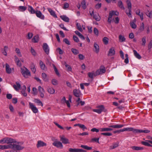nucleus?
I'll return each mask as SVG.
<instances>
[{
  "label": "nucleus",
  "instance_id": "obj_62",
  "mask_svg": "<svg viewBox=\"0 0 152 152\" xmlns=\"http://www.w3.org/2000/svg\"><path fill=\"white\" fill-rule=\"evenodd\" d=\"M31 53L33 55H34V56H36V52L35 51L34 49L32 47L31 48Z\"/></svg>",
  "mask_w": 152,
  "mask_h": 152
},
{
  "label": "nucleus",
  "instance_id": "obj_61",
  "mask_svg": "<svg viewBox=\"0 0 152 152\" xmlns=\"http://www.w3.org/2000/svg\"><path fill=\"white\" fill-rule=\"evenodd\" d=\"M54 124L59 128L61 129H64V128L56 122H54Z\"/></svg>",
  "mask_w": 152,
  "mask_h": 152
},
{
  "label": "nucleus",
  "instance_id": "obj_4",
  "mask_svg": "<svg viewBox=\"0 0 152 152\" xmlns=\"http://www.w3.org/2000/svg\"><path fill=\"white\" fill-rule=\"evenodd\" d=\"M24 69L20 68L21 72L23 76L25 78H27L28 76H31V73L28 69L24 67Z\"/></svg>",
  "mask_w": 152,
  "mask_h": 152
},
{
  "label": "nucleus",
  "instance_id": "obj_17",
  "mask_svg": "<svg viewBox=\"0 0 152 152\" xmlns=\"http://www.w3.org/2000/svg\"><path fill=\"white\" fill-rule=\"evenodd\" d=\"M60 17L63 21L65 22H69V18L65 15H61Z\"/></svg>",
  "mask_w": 152,
  "mask_h": 152
},
{
  "label": "nucleus",
  "instance_id": "obj_54",
  "mask_svg": "<svg viewBox=\"0 0 152 152\" xmlns=\"http://www.w3.org/2000/svg\"><path fill=\"white\" fill-rule=\"evenodd\" d=\"M94 32L95 35L98 36L99 34V31L96 28H94Z\"/></svg>",
  "mask_w": 152,
  "mask_h": 152
},
{
  "label": "nucleus",
  "instance_id": "obj_19",
  "mask_svg": "<svg viewBox=\"0 0 152 152\" xmlns=\"http://www.w3.org/2000/svg\"><path fill=\"white\" fill-rule=\"evenodd\" d=\"M28 10L31 14H35L36 11L32 7L28 5Z\"/></svg>",
  "mask_w": 152,
  "mask_h": 152
},
{
  "label": "nucleus",
  "instance_id": "obj_51",
  "mask_svg": "<svg viewBox=\"0 0 152 152\" xmlns=\"http://www.w3.org/2000/svg\"><path fill=\"white\" fill-rule=\"evenodd\" d=\"M94 76H96L97 75L102 74L101 72V71L99 69L97 70L95 72H94Z\"/></svg>",
  "mask_w": 152,
  "mask_h": 152
},
{
  "label": "nucleus",
  "instance_id": "obj_46",
  "mask_svg": "<svg viewBox=\"0 0 152 152\" xmlns=\"http://www.w3.org/2000/svg\"><path fill=\"white\" fill-rule=\"evenodd\" d=\"M112 17V15L111 13H109V16L108 18V22L109 23H110L111 22V19Z\"/></svg>",
  "mask_w": 152,
  "mask_h": 152
},
{
  "label": "nucleus",
  "instance_id": "obj_44",
  "mask_svg": "<svg viewBox=\"0 0 152 152\" xmlns=\"http://www.w3.org/2000/svg\"><path fill=\"white\" fill-rule=\"evenodd\" d=\"M52 83L53 85L56 86L58 84V81L56 79H53L52 80Z\"/></svg>",
  "mask_w": 152,
  "mask_h": 152
},
{
  "label": "nucleus",
  "instance_id": "obj_22",
  "mask_svg": "<svg viewBox=\"0 0 152 152\" xmlns=\"http://www.w3.org/2000/svg\"><path fill=\"white\" fill-rule=\"evenodd\" d=\"M124 126V125H110L109 126V127L110 128H121Z\"/></svg>",
  "mask_w": 152,
  "mask_h": 152
},
{
  "label": "nucleus",
  "instance_id": "obj_38",
  "mask_svg": "<svg viewBox=\"0 0 152 152\" xmlns=\"http://www.w3.org/2000/svg\"><path fill=\"white\" fill-rule=\"evenodd\" d=\"M145 14L149 18H152V11H151L150 12H149V11H148V12L145 13Z\"/></svg>",
  "mask_w": 152,
  "mask_h": 152
},
{
  "label": "nucleus",
  "instance_id": "obj_9",
  "mask_svg": "<svg viewBox=\"0 0 152 152\" xmlns=\"http://www.w3.org/2000/svg\"><path fill=\"white\" fill-rule=\"evenodd\" d=\"M99 109H94L93 110V111L98 113V114H100L104 109V107L103 105H101L99 106L98 107Z\"/></svg>",
  "mask_w": 152,
  "mask_h": 152
},
{
  "label": "nucleus",
  "instance_id": "obj_64",
  "mask_svg": "<svg viewBox=\"0 0 152 152\" xmlns=\"http://www.w3.org/2000/svg\"><path fill=\"white\" fill-rule=\"evenodd\" d=\"M69 7V4L67 3H65L64 4V6L63 8L64 9H66V8H68Z\"/></svg>",
  "mask_w": 152,
  "mask_h": 152
},
{
  "label": "nucleus",
  "instance_id": "obj_42",
  "mask_svg": "<svg viewBox=\"0 0 152 152\" xmlns=\"http://www.w3.org/2000/svg\"><path fill=\"white\" fill-rule=\"evenodd\" d=\"M141 143L142 145L146 146H148L149 147H152V145L149 144L148 142L145 141H142Z\"/></svg>",
  "mask_w": 152,
  "mask_h": 152
},
{
  "label": "nucleus",
  "instance_id": "obj_10",
  "mask_svg": "<svg viewBox=\"0 0 152 152\" xmlns=\"http://www.w3.org/2000/svg\"><path fill=\"white\" fill-rule=\"evenodd\" d=\"M73 92L74 95L77 97H80L82 94L80 91L79 89H74L73 90Z\"/></svg>",
  "mask_w": 152,
  "mask_h": 152
},
{
  "label": "nucleus",
  "instance_id": "obj_1",
  "mask_svg": "<svg viewBox=\"0 0 152 152\" xmlns=\"http://www.w3.org/2000/svg\"><path fill=\"white\" fill-rule=\"evenodd\" d=\"M124 132L125 131H132L134 133H149L150 132V130H142V129H135L134 128H126L123 129Z\"/></svg>",
  "mask_w": 152,
  "mask_h": 152
},
{
  "label": "nucleus",
  "instance_id": "obj_23",
  "mask_svg": "<svg viewBox=\"0 0 152 152\" xmlns=\"http://www.w3.org/2000/svg\"><path fill=\"white\" fill-rule=\"evenodd\" d=\"M131 148L133 150H142L144 149V148L142 147H140L137 146H132L131 147Z\"/></svg>",
  "mask_w": 152,
  "mask_h": 152
},
{
  "label": "nucleus",
  "instance_id": "obj_56",
  "mask_svg": "<svg viewBox=\"0 0 152 152\" xmlns=\"http://www.w3.org/2000/svg\"><path fill=\"white\" fill-rule=\"evenodd\" d=\"M19 9L21 11H24L26 10V7L23 6H20L19 7Z\"/></svg>",
  "mask_w": 152,
  "mask_h": 152
},
{
  "label": "nucleus",
  "instance_id": "obj_60",
  "mask_svg": "<svg viewBox=\"0 0 152 152\" xmlns=\"http://www.w3.org/2000/svg\"><path fill=\"white\" fill-rule=\"evenodd\" d=\"M54 124L59 128L61 129H64V128L56 122H54Z\"/></svg>",
  "mask_w": 152,
  "mask_h": 152
},
{
  "label": "nucleus",
  "instance_id": "obj_26",
  "mask_svg": "<svg viewBox=\"0 0 152 152\" xmlns=\"http://www.w3.org/2000/svg\"><path fill=\"white\" fill-rule=\"evenodd\" d=\"M118 5L121 9H123V10H125V7H124L123 5V3L121 1L119 0L118 1Z\"/></svg>",
  "mask_w": 152,
  "mask_h": 152
},
{
  "label": "nucleus",
  "instance_id": "obj_3",
  "mask_svg": "<svg viewBox=\"0 0 152 152\" xmlns=\"http://www.w3.org/2000/svg\"><path fill=\"white\" fill-rule=\"evenodd\" d=\"M126 3L128 10V11L127 10H126V13L129 17L131 18L132 16L131 12L132 11V7L130 0H126Z\"/></svg>",
  "mask_w": 152,
  "mask_h": 152
},
{
  "label": "nucleus",
  "instance_id": "obj_13",
  "mask_svg": "<svg viewBox=\"0 0 152 152\" xmlns=\"http://www.w3.org/2000/svg\"><path fill=\"white\" fill-rule=\"evenodd\" d=\"M47 144L43 141L41 140H39L37 141V147L38 148L41 147L46 146Z\"/></svg>",
  "mask_w": 152,
  "mask_h": 152
},
{
  "label": "nucleus",
  "instance_id": "obj_55",
  "mask_svg": "<svg viewBox=\"0 0 152 152\" xmlns=\"http://www.w3.org/2000/svg\"><path fill=\"white\" fill-rule=\"evenodd\" d=\"M53 68H54V71H55L56 75L58 76L60 74L59 73V72H58V70L56 67L55 66V65H53Z\"/></svg>",
  "mask_w": 152,
  "mask_h": 152
},
{
  "label": "nucleus",
  "instance_id": "obj_12",
  "mask_svg": "<svg viewBox=\"0 0 152 152\" xmlns=\"http://www.w3.org/2000/svg\"><path fill=\"white\" fill-rule=\"evenodd\" d=\"M38 89L40 94V96L43 98L44 96V93L45 92L44 88L42 87L41 86H39L38 87Z\"/></svg>",
  "mask_w": 152,
  "mask_h": 152
},
{
  "label": "nucleus",
  "instance_id": "obj_37",
  "mask_svg": "<svg viewBox=\"0 0 152 152\" xmlns=\"http://www.w3.org/2000/svg\"><path fill=\"white\" fill-rule=\"evenodd\" d=\"M93 18L97 21H99L100 20V17L98 14H96L94 15Z\"/></svg>",
  "mask_w": 152,
  "mask_h": 152
},
{
  "label": "nucleus",
  "instance_id": "obj_15",
  "mask_svg": "<svg viewBox=\"0 0 152 152\" xmlns=\"http://www.w3.org/2000/svg\"><path fill=\"white\" fill-rule=\"evenodd\" d=\"M47 9L50 12L51 15L55 18H57V17L55 12L51 8H48Z\"/></svg>",
  "mask_w": 152,
  "mask_h": 152
},
{
  "label": "nucleus",
  "instance_id": "obj_16",
  "mask_svg": "<svg viewBox=\"0 0 152 152\" xmlns=\"http://www.w3.org/2000/svg\"><path fill=\"white\" fill-rule=\"evenodd\" d=\"M5 66L6 72L9 74L11 73L12 72V69L10 67L9 65L8 64L6 63L5 64Z\"/></svg>",
  "mask_w": 152,
  "mask_h": 152
},
{
  "label": "nucleus",
  "instance_id": "obj_11",
  "mask_svg": "<svg viewBox=\"0 0 152 152\" xmlns=\"http://www.w3.org/2000/svg\"><path fill=\"white\" fill-rule=\"evenodd\" d=\"M35 14H36L37 16L42 19H44L45 18L44 16L42 14V12L40 11H36Z\"/></svg>",
  "mask_w": 152,
  "mask_h": 152
},
{
  "label": "nucleus",
  "instance_id": "obj_36",
  "mask_svg": "<svg viewBox=\"0 0 152 152\" xmlns=\"http://www.w3.org/2000/svg\"><path fill=\"white\" fill-rule=\"evenodd\" d=\"M102 41L104 44L105 45H107L108 43L109 39L106 37H104Z\"/></svg>",
  "mask_w": 152,
  "mask_h": 152
},
{
  "label": "nucleus",
  "instance_id": "obj_34",
  "mask_svg": "<svg viewBox=\"0 0 152 152\" xmlns=\"http://www.w3.org/2000/svg\"><path fill=\"white\" fill-rule=\"evenodd\" d=\"M47 75L45 73H42V77L43 80L45 82L48 81V79L47 78Z\"/></svg>",
  "mask_w": 152,
  "mask_h": 152
},
{
  "label": "nucleus",
  "instance_id": "obj_2",
  "mask_svg": "<svg viewBox=\"0 0 152 152\" xmlns=\"http://www.w3.org/2000/svg\"><path fill=\"white\" fill-rule=\"evenodd\" d=\"M9 148L17 150H22L24 148V147H20L19 146L14 145H0V149H4Z\"/></svg>",
  "mask_w": 152,
  "mask_h": 152
},
{
  "label": "nucleus",
  "instance_id": "obj_63",
  "mask_svg": "<svg viewBox=\"0 0 152 152\" xmlns=\"http://www.w3.org/2000/svg\"><path fill=\"white\" fill-rule=\"evenodd\" d=\"M6 143V138H4L0 140V143L4 144Z\"/></svg>",
  "mask_w": 152,
  "mask_h": 152
},
{
  "label": "nucleus",
  "instance_id": "obj_57",
  "mask_svg": "<svg viewBox=\"0 0 152 152\" xmlns=\"http://www.w3.org/2000/svg\"><path fill=\"white\" fill-rule=\"evenodd\" d=\"M130 25L132 28L135 29L136 28L137 26L134 23L132 22L130 23Z\"/></svg>",
  "mask_w": 152,
  "mask_h": 152
},
{
  "label": "nucleus",
  "instance_id": "obj_47",
  "mask_svg": "<svg viewBox=\"0 0 152 152\" xmlns=\"http://www.w3.org/2000/svg\"><path fill=\"white\" fill-rule=\"evenodd\" d=\"M99 138H93L91 139V142H96L97 143H99Z\"/></svg>",
  "mask_w": 152,
  "mask_h": 152
},
{
  "label": "nucleus",
  "instance_id": "obj_39",
  "mask_svg": "<svg viewBox=\"0 0 152 152\" xmlns=\"http://www.w3.org/2000/svg\"><path fill=\"white\" fill-rule=\"evenodd\" d=\"M71 51L75 55L78 54L79 53V51L78 50L73 48H72Z\"/></svg>",
  "mask_w": 152,
  "mask_h": 152
},
{
  "label": "nucleus",
  "instance_id": "obj_53",
  "mask_svg": "<svg viewBox=\"0 0 152 152\" xmlns=\"http://www.w3.org/2000/svg\"><path fill=\"white\" fill-rule=\"evenodd\" d=\"M146 37H143L142 39V45L143 46H145V45L146 43Z\"/></svg>",
  "mask_w": 152,
  "mask_h": 152
},
{
  "label": "nucleus",
  "instance_id": "obj_58",
  "mask_svg": "<svg viewBox=\"0 0 152 152\" xmlns=\"http://www.w3.org/2000/svg\"><path fill=\"white\" fill-rule=\"evenodd\" d=\"M73 39L76 42H78L79 41V40L78 38L75 35L73 36Z\"/></svg>",
  "mask_w": 152,
  "mask_h": 152
},
{
  "label": "nucleus",
  "instance_id": "obj_33",
  "mask_svg": "<svg viewBox=\"0 0 152 152\" xmlns=\"http://www.w3.org/2000/svg\"><path fill=\"white\" fill-rule=\"evenodd\" d=\"M80 147L85 149L89 150L92 149V147H88V146L86 145H81L80 146Z\"/></svg>",
  "mask_w": 152,
  "mask_h": 152
},
{
  "label": "nucleus",
  "instance_id": "obj_45",
  "mask_svg": "<svg viewBox=\"0 0 152 152\" xmlns=\"http://www.w3.org/2000/svg\"><path fill=\"white\" fill-rule=\"evenodd\" d=\"M76 25L77 28V29L79 31L81 32L83 31V30L81 28V26L80 24L78 23H76Z\"/></svg>",
  "mask_w": 152,
  "mask_h": 152
},
{
  "label": "nucleus",
  "instance_id": "obj_48",
  "mask_svg": "<svg viewBox=\"0 0 152 152\" xmlns=\"http://www.w3.org/2000/svg\"><path fill=\"white\" fill-rule=\"evenodd\" d=\"M15 51L19 56L20 57H21L22 55L20 53V50L18 48H16Z\"/></svg>",
  "mask_w": 152,
  "mask_h": 152
},
{
  "label": "nucleus",
  "instance_id": "obj_6",
  "mask_svg": "<svg viewBox=\"0 0 152 152\" xmlns=\"http://www.w3.org/2000/svg\"><path fill=\"white\" fill-rule=\"evenodd\" d=\"M52 145L58 148L62 149L63 146L62 143L60 141H55L53 143Z\"/></svg>",
  "mask_w": 152,
  "mask_h": 152
},
{
  "label": "nucleus",
  "instance_id": "obj_8",
  "mask_svg": "<svg viewBox=\"0 0 152 152\" xmlns=\"http://www.w3.org/2000/svg\"><path fill=\"white\" fill-rule=\"evenodd\" d=\"M42 48L45 52L47 54H48L49 52V48L48 44L45 43H44L43 44Z\"/></svg>",
  "mask_w": 152,
  "mask_h": 152
},
{
  "label": "nucleus",
  "instance_id": "obj_20",
  "mask_svg": "<svg viewBox=\"0 0 152 152\" xmlns=\"http://www.w3.org/2000/svg\"><path fill=\"white\" fill-rule=\"evenodd\" d=\"M47 90L48 93L51 94H53L55 93V90L52 88L48 87L47 88Z\"/></svg>",
  "mask_w": 152,
  "mask_h": 152
},
{
  "label": "nucleus",
  "instance_id": "obj_31",
  "mask_svg": "<svg viewBox=\"0 0 152 152\" xmlns=\"http://www.w3.org/2000/svg\"><path fill=\"white\" fill-rule=\"evenodd\" d=\"M88 76L92 80H93V76H94V72H89L88 73Z\"/></svg>",
  "mask_w": 152,
  "mask_h": 152
},
{
  "label": "nucleus",
  "instance_id": "obj_35",
  "mask_svg": "<svg viewBox=\"0 0 152 152\" xmlns=\"http://www.w3.org/2000/svg\"><path fill=\"white\" fill-rule=\"evenodd\" d=\"M119 41L120 42H122L125 41L126 39L124 36L121 35L119 36Z\"/></svg>",
  "mask_w": 152,
  "mask_h": 152
},
{
  "label": "nucleus",
  "instance_id": "obj_32",
  "mask_svg": "<svg viewBox=\"0 0 152 152\" xmlns=\"http://www.w3.org/2000/svg\"><path fill=\"white\" fill-rule=\"evenodd\" d=\"M94 47L95 49V51L97 53H98L99 51V47L96 43H94Z\"/></svg>",
  "mask_w": 152,
  "mask_h": 152
},
{
  "label": "nucleus",
  "instance_id": "obj_5",
  "mask_svg": "<svg viewBox=\"0 0 152 152\" xmlns=\"http://www.w3.org/2000/svg\"><path fill=\"white\" fill-rule=\"evenodd\" d=\"M6 143L9 144V145H16L19 146L20 147H22L19 145V143H17L16 142L15 140L9 137H6Z\"/></svg>",
  "mask_w": 152,
  "mask_h": 152
},
{
  "label": "nucleus",
  "instance_id": "obj_49",
  "mask_svg": "<svg viewBox=\"0 0 152 152\" xmlns=\"http://www.w3.org/2000/svg\"><path fill=\"white\" fill-rule=\"evenodd\" d=\"M102 67H103V68H100L99 70L101 71V74H102L103 73H104L105 72L106 69L104 66H102Z\"/></svg>",
  "mask_w": 152,
  "mask_h": 152
},
{
  "label": "nucleus",
  "instance_id": "obj_59",
  "mask_svg": "<svg viewBox=\"0 0 152 152\" xmlns=\"http://www.w3.org/2000/svg\"><path fill=\"white\" fill-rule=\"evenodd\" d=\"M63 42L68 45H70V43L69 40L66 38H65L63 39Z\"/></svg>",
  "mask_w": 152,
  "mask_h": 152
},
{
  "label": "nucleus",
  "instance_id": "obj_40",
  "mask_svg": "<svg viewBox=\"0 0 152 152\" xmlns=\"http://www.w3.org/2000/svg\"><path fill=\"white\" fill-rule=\"evenodd\" d=\"M69 152H78V149L70 148L69 149Z\"/></svg>",
  "mask_w": 152,
  "mask_h": 152
},
{
  "label": "nucleus",
  "instance_id": "obj_30",
  "mask_svg": "<svg viewBox=\"0 0 152 152\" xmlns=\"http://www.w3.org/2000/svg\"><path fill=\"white\" fill-rule=\"evenodd\" d=\"M39 37L38 35L34 36L32 39L33 42L34 43L37 42L39 41Z\"/></svg>",
  "mask_w": 152,
  "mask_h": 152
},
{
  "label": "nucleus",
  "instance_id": "obj_29",
  "mask_svg": "<svg viewBox=\"0 0 152 152\" xmlns=\"http://www.w3.org/2000/svg\"><path fill=\"white\" fill-rule=\"evenodd\" d=\"M118 142L114 143L112 146H110V149H113L117 148L118 146Z\"/></svg>",
  "mask_w": 152,
  "mask_h": 152
},
{
  "label": "nucleus",
  "instance_id": "obj_18",
  "mask_svg": "<svg viewBox=\"0 0 152 152\" xmlns=\"http://www.w3.org/2000/svg\"><path fill=\"white\" fill-rule=\"evenodd\" d=\"M115 54V51L113 48H112L110 49L108 55V56H112Z\"/></svg>",
  "mask_w": 152,
  "mask_h": 152
},
{
  "label": "nucleus",
  "instance_id": "obj_7",
  "mask_svg": "<svg viewBox=\"0 0 152 152\" xmlns=\"http://www.w3.org/2000/svg\"><path fill=\"white\" fill-rule=\"evenodd\" d=\"M29 108L31 110L32 112L35 113H37L38 111V110L37 107L31 102H29Z\"/></svg>",
  "mask_w": 152,
  "mask_h": 152
},
{
  "label": "nucleus",
  "instance_id": "obj_28",
  "mask_svg": "<svg viewBox=\"0 0 152 152\" xmlns=\"http://www.w3.org/2000/svg\"><path fill=\"white\" fill-rule=\"evenodd\" d=\"M39 65L41 69L42 70H44L46 68L45 64L41 60L39 61Z\"/></svg>",
  "mask_w": 152,
  "mask_h": 152
},
{
  "label": "nucleus",
  "instance_id": "obj_24",
  "mask_svg": "<svg viewBox=\"0 0 152 152\" xmlns=\"http://www.w3.org/2000/svg\"><path fill=\"white\" fill-rule=\"evenodd\" d=\"M34 102L37 103V105L39 106H41L42 107L43 106V104L42 103L39 99H34Z\"/></svg>",
  "mask_w": 152,
  "mask_h": 152
},
{
  "label": "nucleus",
  "instance_id": "obj_14",
  "mask_svg": "<svg viewBox=\"0 0 152 152\" xmlns=\"http://www.w3.org/2000/svg\"><path fill=\"white\" fill-rule=\"evenodd\" d=\"M60 140L62 142V143L64 144H66L69 143V140L64 136L61 137Z\"/></svg>",
  "mask_w": 152,
  "mask_h": 152
},
{
  "label": "nucleus",
  "instance_id": "obj_52",
  "mask_svg": "<svg viewBox=\"0 0 152 152\" xmlns=\"http://www.w3.org/2000/svg\"><path fill=\"white\" fill-rule=\"evenodd\" d=\"M101 135H103L104 136H110L112 135V134L111 133L109 132H106V133H102L101 134Z\"/></svg>",
  "mask_w": 152,
  "mask_h": 152
},
{
  "label": "nucleus",
  "instance_id": "obj_41",
  "mask_svg": "<svg viewBox=\"0 0 152 152\" xmlns=\"http://www.w3.org/2000/svg\"><path fill=\"white\" fill-rule=\"evenodd\" d=\"M82 7L84 9L86 8V2L85 0H83L81 2Z\"/></svg>",
  "mask_w": 152,
  "mask_h": 152
},
{
  "label": "nucleus",
  "instance_id": "obj_43",
  "mask_svg": "<svg viewBox=\"0 0 152 152\" xmlns=\"http://www.w3.org/2000/svg\"><path fill=\"white\" fill-rule=\"evenodd\" d=\"M144 29V26L143 23H142L139 29V31L140 32L143 31Z\"/></svg>",
  "mask_w": 152,
  "mask_h": 152
},
{
  "label": "nucleus",
  "instance_id": "obj_27",
  "mask_svg": "<svg viewBox=\"0 0 152 152\" xmlns=\"http://www.w3.org/2000/svg\"><path fill=\"white\" fill-rule=\"evenodd\" d=\"M133 51L134 56L136 58L138 59H140L141 58V56L135 50H134Z\"/></svg>",
  "mask_w": 152,
  "mask_h": 152
},
{
  "label": "nucleus",
  "instance_id": "obj_50",
  "mask_svg": "<svg viewBox=\"0 0 152 152\" xmlns=\"http://www.w3.org/2000/svg\"><path fill=\"white\" fill-rule=\"evenodd\" d=\"M110 13H111L112 16L113 15H118L119 14V12L116 11L115 12L114 11H112Z\"/></svg>",
  "mask_w": 152,
  "mask_h": 152
},
{
  "label": "nucleus",
  "instance_id": "obj_21",
  "mask_svg": "<svg viewBox=\"0 0 152 152\" xmlns=\"http://www.w3.org/2000/svg\"><path fill=\"white\" fill-rule=\"evenodd\" d=\"M113 129L110 128H100V130L101 132H109L113 130Z\"/></svg>",
  "mask_w": 152,
  "mask_h": 152
},
{
  "label": "nucleus",
  "instance_id": "obj_25",
  "mask_svg": "<svg viewBox=\"0 0 152 152\" xmlns=\"http://www.w3.org/2000/svg\"><path fill=\"white\" fill-rule=\"evenodd\" d=\"M16 85H14L13 86V88L16 91L18 90L20 88V84L18 82H16Z\"/></svg>",
  "mask_w": 152,
  "mask_h": 152
}]
</instances>
